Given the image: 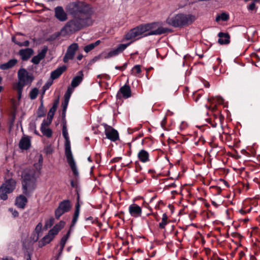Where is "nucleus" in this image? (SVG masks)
I'll use <instances>...</instances> for the list:
<instances>
[{
    "instance_id": "50",
    "label": "nucleus",
    "mask_w": 260,
    "mask_h": 260,
    "mask_svg": "<svg viewBox=\"0 0 260 260\" xmlns=\"http://www.w3.org/2000/svg\"><path fill=\"white\" fill-rule=\"evenodd\" d=\"M78 211V212L79 213L80 212V205L79 204V203H77L76 205V210H75V211Z\"/></svg>"
},
{
    "instance_id": "2",
    "label": "nucleus",
    "mask_w": 260,
    "mask_h": 260,
    "mask_svg": "<svg viewBox=\"0 0 260 260\" xmlns=\"http://www.w3.org/2000/svg\"><path fill=\"white\" fill-rule=\"evenodd\" d=\"M161 25L160 22H153L139 25L127 32L124 37V40L135 42L147 36L165 34L167 29L161 26Z\"/></svg>"
},
{
    "instance_id": "38",
    "label": "nucleus",
    "mask_w": 260,
    "mask_h": 260,
    "mask_svg": "<svg viewBox=\"0 0 260 260\" xmlns=\"http://www.w3.org/2000/svg\"><path fill=\"white\" fill-rule=\"evenodd\" d=\"M214 99H216V100L217 101V102L219 104H221L223 101V100L222 99V98L219 97V96H216L215 98L213 97L210 98L208 99V101L210 102H213V100H214Z\"/></svg>"
},
{
    "instance_id": "44",
    "label": "nucleus",
    "mask_w": 260,
    "mask_h": 260,
    "mask_svg": "<svg viewBox=\"0 0 260 260\" xmlns=\"http://www.w3.org/2000/svg\"><path fill=\"white\" fill-rule=\"evenodd\" d=\"M42 228V224L41 222H39L35 228L36 233L39 235V233L41 232Z\"/></svg>"
},
{
    "instance_id": "51",
    "label": "nucleus",
    "mask_w": 260,
    "mask_h": 260,
    "mask_svg": "<svg viewBox=\"0 0 260 260\" xmlns=\"http://www.w3.org/2000/svg\"><path fill=\"white\" fill-rule=\"evenodd\" d=\"M83 58V55L82 54H79L77 56V58L79 60H81Z\"/></svg>"
},
{
    "instance_id": "57",
    "label": "nucleus",
    "mask_w": 260,
    "mask_h": 260,
    "mask_svg": "<svg viewBox=\"0 0 260 260\" xmlns=\"http://www.w3.org/2000/svg\"><path fill=\"white\" fill-rule=\"evenodd\" d=\"M71 185L74 187V181H72L71 182Z\"/></svg>"
},
{
    "instance_id": "15",
    "label": "nucleus",
    "mask_w": 260,
    "mask_h": 260,
    "mask_svg": "<svg viewBox=\"0 0 260 260\" xmlns=\"http://www.w3.org/2000/svg\"><path fill=\"white\" fill-rule=\"evenodd\" d=\"M30 139L28 136L23 137L19 144V148L22 150H27L30 147Z\"/></svg>"
},
{
    "instance_id": "47",
    "label": "nucleus",
    "mask_w": 260,
    "mask_h": 260,
    "mask_svg": "<svg viewBox=\"0 0 260 260\" xmlns=\"http://www.w3.org/2000/svg\"><path fill=\"white\" fill-rule=\"evenodd\" d=\"M167 123V118L166 117H164L162 120L161 121V126L162 128H165L166 126V124Z\"/></svg>"
},
{
    "instance_id": "10",
    "label": "nucleus",
    "mask_w": 260,
    "mask_h": 260,
    "mask_svg": "<svg viewBox=\"0 0 260 260\" xmlns=\"http://www.w3.org/2000/svg\"><path fill=\"white\" fill-rule=\"evenodd\" d=\"M105 134L107 138L112 141L115 142L119 139L118 132L112 127L107 124L104 125Z\"/></svg>"
},
{
    "instance_id": "34",
    "label": "nucleus",
    "mask_w": 260,
    "mask_h": 260,
    "mask_svg": "<svg viewBox=\"0 0 260 260\" xmlns=\"http://www.w3.org/2000/svg\"><path fill=\"white\" fill-rule=\"evenodd\" d=\"M118 53L117 51H116L115 49L110 51L108 53L106 54V55L104 56L105 58H109L111 57H112L113 56H115L118 55Z\"/></svg>"
},
{
    "instance_id": "19",
    "label": "nucleus",
    "mask_w": 260,
    "mask_h": 260,
    "mask_svg": "<svg viewBox=\"0 0 260 260\" xmlns=\"http://www.w3.org/2000/svg\"><path fill=\"white\" fill-rule=\"evenodd\" d=\"M138 158L139 160L143 163L148 162L150 160L149 154L146 150L142 149L138 153Z\"/></svg>"
},
{
    "instance_id": "6",
    "label": "nucleus",
    "mask_w": 260,
    "mask_h": 260,
    "mask_svg": "<svg viewBox=\"0 0 260 260\" xmlns=\"http://www.w3.org/2000/svg\"><path fill=\"white\" fill-rule=\"evenodd\" d=\"M18 75L19 81L14 85V88L17 91L18 99L19 100L21 98L24 86L30 84L33 80V77L23 69L19 70Z\"/></svg>"
},
{
    "instance_id": "18",
    "label": "nucleus",
    "mask_w": 260,
    "mask_h": 260,
    "mask_svg": "<svg viewBox=\"0 0 260 260\" xmlns=\"http://www.w3.org/2000/svg\"><path fill=\"white\" fill-rule=\"evenodd\" d=\"M34 51L31 48H26L24 49H21L19 51V54L21 56L22 60H27L31 55L33 54Z\"/></svg>"
},
{
    "instance_id": "45",
    "label": "nucleus",
    "mask_w": 260,
    "mask_h": 260,
    "mask_svg": "<svg viewBox=\"0 0 260 260\" xmlns=\"http://www.w3.org/2000/svg\"><path fill=\"white\" fill-rule=\"evenodd\" d=\"M222 118H223L221 116H220L219 117H218L217 116H215V119L216 121L214 123H213V124H212V126L214 127H216V125H217V122H221Z\"/></svg>"
},
{
    "instance_id": "54",
    "label": "nucleus",
    "mask_w": 260,
    "mask_h": 260,
    "mask_svg": "<svg viewBox=\"0 0 260 260\" xmlns=\"http://www.w3.org/2000/svg\"><path fill=\"white\" fill-rule=\"evenodd\" d=\"M176 185L174 183H172L171 184L169 185L168 186H166V188H167L169 187H175Z\"/></svg>"
},
{
    "instance_id": "21",
    "label": "nucleus",
    "mask_w": 260,
    "mask_h": 260,
    "mask_svg": "<svg viewBox=\"0 0 260 260\" xmlns=\"http://www.w3.org/2000/svg\"><path fill=\"white\" fill-rule=\"evenodd\" d=\"M67 69L66 66L58 68L55 70L51 72V78L52 79L54 80L58 78Z\"/></svg>"
},
{
    "instance_id": "13",
    "label": "nucleus",
    "mask_w": 260,
    "mask_h": 260,
    "mask_svg": "<svg viewBox=\"0 0 260 260\" xmlns=\"http://www.w3.org/2000/svg\"><path fill=\"white\" fill-rule=\"evenodd\" d=\"M48 47L46 46H44L40 52L39 53L34 56L31 59V61L34 64H38L40 61L43 59L46 56V54L48 51Z\"/></svg>"
},
{
    "instance_id": "52",
    "label": "nucleus",
    "mask_w": 260,
    "mask_h": 260,
    "mask_svg": "<svg viewBox=\"0 0 260 260\" xmlns=\"http://www.w3.org/2000/svg\"><path fill=\"white\" fill-rule=\"evenodd\" d=\"M115 68L117 69H119V70H120L121 71H123V70H125V67H123L121 66V67H116Z\"/></svg>"
},
{
    "instance_id": "36",
    "label": "nucleus",
    "mask_w": 260,
    "mask_h": 260,
    "mask_svg": "<svg viewBox=\"0 0 260 260\" xmlns=\"http://www.w3.org/2000/svg\"><path fill=\"white\" fill-rule=\"evenodd\" d=\"M74 88H73L72 86L68 87L67 91L64 95L65 98L70 99L71 94L74 91Z\"/></svg>"
},
{
    "instance_id": "14",
    "label": "nucleus",
    "mask_w": 260,
    "mask_h": 260,
    "mask_svg": "<svg viewBox=\"0 0 260 260\" xmlns=\"http://www.w3.org/2000/svg\"><path fill=\"white\" fill-rule=\"evenodd\" d=\"M51 123H48V122H46L45 120H44L41 124L40 130L43 135L47 138H50L52 135V130L49 128V125Z\"/></svg>"
},
{
    "instance_id": "7",
    "label": "nucleus",
    "mask_w": 260,
    "mask_h": 260,
    "mask_svg": "<svg viewBox=\"0 0 260 260\" xmlns=\"http://www.w3.org/2000/svg\"><path fill=\"white\" fill-rule=\"evenodd\" d=\"M16 182L13 179L6 180L0 187V198L5 201L8 199V193H10L15 189Z\"/></svg>"
},
{
    "instance_id": "22",
    "label": "nucleus",
    "mask_w": 260,
    "mask_h": 260,
    "mask_svg": "<svg viewBox=\"0 0 260 260\" xmlns=\"http://www.w3.org/2000/svg\"><path fill=\"white\" fill-rule=\"evenodd\" d=\"M218 43L220 44H228L230 43V36L228 34L219 32Z\"/></svg>"
},
{
    "instance_id": "20",
    "label": "nucleus",
    "mask_w": 260,
    "mask_h": 260,
    "mask_svg": "<svg viewBox=\"0 0 260 260\" xmlns=\"http://www.w3.org/2000/svg\"><path fill=\"white\" fill-rule=\"evenodd\" d=\"M83 79V73L82 71H79L77 76H76L71 82V86L75 88L78 86L82 82Z\"/></svg>"
},
{
    "instance_id": "32",
    "label": "nucleus",
    "mask_w": 260,
    "mask_h": 260,
    "mask_svg": "<svg viewBox=\"0 0 260 260\" xmlns=\"http://www.w3.org/2000/svg\"><path fill=\"white\" fill-rule=\"evenodd\" d=\"M69 236H70V231H69L68 232V233L67 234V235L66 236H63L61 238V239L60 240V245L61 249H63V247H64V245L67 242V240L68 239Z\"/></svg>"
},
{
    "instance_id": "60",
    "label": "nucleus",
    "mask_w": 260,
    "mask_h": 260,
    "mask_svg": "<svg viewBox=\"0 0 260 260\" xmlns=\"http://www.w3.org/2000/svg\"><path fill=\"white\" fill-rule=\"evenodd\" d=\"M3 89V87L2 86H0V92L2 91Z\"/></svg>"
},
{
    "instance_id": "17",
    "label": "nucleus",
    "mask_w": 260,
    "mask_h": 260,
    "mask_svg": "<svg viewBox=\"0 0 260 260\" xmlns=\"http://www.w3.org/2000/svg\"><path fill=\"white\" fill-rule=\"evenodd\" d=\"M65 222L63 221H60L58 223L56 224L51 229L49 230V232L54 237L57 235L59 232L64 228L65 225Z\"/></svg>"
},
{
    "instance_id": "16",
    "label": "nucleus",
    "mask_w": 260,
    "mask_h": 260,
    "mask_svg": "<svg viewBox=\"0 0 260 260\" xmlns=\"http://www.w3.org/2000/svg\"><path fill=\"white\" fill-rule=\"evenodd\" d=\"M27 203V199L24 195L21 194L15 200V204L19 208L24 209Z\"/></svg>"
},
{
    "instance_id": "43",
    "label": "nucleus",
    "mask_w": 260,
    "mask_h": 260,
    "mask_svg": "<svg viewBox=\"0 0 260 260\" xmlns=\"http://www.w3.org/2000/svg\"><path fill=\"white\" fill-rule=\"evenodd\" d=\"M221 59L220 58H217L216 59V62L215 64V65L213 67V70L215 72L217 69L218 66L221 63Z\"/></svg>"
},
{
    "instance_id": "1",
    "label": "nucleus",
    "mask_w": 260,
    "mask_h": 260,
    "mask_svg": "<svg viewBox=\"0 0 260 260\" xmlns=\"http://www.w3.org/2000/svg\"><path fill=\"white\" fill-rule=\"evenodd\" d=\"M69 12L74 18L68 21L64 27L68 32L78 31L84 27L92 23L91 16L92 11L88 5L82 2L73 3L70 4Z\"/></svg>"
},
{
    "instance_id": "46",
    "label": "nucleus",
    "mask_w": 260,
    "mask_h": 260,
    "mask_svg": "<svg viewBox=\"0 0 260 260\" xmlns=\"http://www.w3.org/2000/svg\"><path fill=\"white\" fill-rule=\"evenodd\" d=\"M255 8V4L254 2L251 3L248 7L247 9L248 10L252 11Z\"/></svg>"
},
{
    "instance_id": "9",
    "label": "nucleus",
    "mask_w": 260,
    "mask_h": 260,
    "mask_svg": "<svg viewBox=\"0 0 260 260\" xmlns=\"http://www.w3.org/2000/svg\"><path fill=\"white\" fill-rule=\"evenodd\" d=\"M78 49L79 46L77 43H74L70 45L67 48V52L63 57V62L67 63L70 60L73 59L75 54Z\"/></svg>"
},
{
    "instance_id": "55",
    "label": "nucleus",
    "mask_w": 260,
    "mask_h": 260,
    "mask_svg": "<svg viewBox=\"0 0 260 260\" xmlns=\"http://www.w3.org/2000/svg\"><path fill=\"white\" fill-rule=\"evenodd\" d=\"M3 260H14V259L11 257H6L3 258Z\"/></svg>"
},
{
    "instance_id": "4",
    "label": "nucleus",
    "mask_w": 260,
    "mask_h": 260,
    "mask_svg": "<svg viewBox=\"0 0 260 260\" xmlns=\"http://www.w3.org/2000/svg\"><path fill=\"white\" fill-rule=\"evenodd\" d=\"M194 15L189 13L170 14L167 18L166 23L175 27H183L192 23L196 20Z\"/></svg>"
},
{
    "instance_id": "40",
    "label": "nucleus",
    "mask_w": 260,
    "mask_h": 260,
    "mask_svg": "<svg viewBox=\"0 0 260 260\" xmlns=\"http://www.w3.org/2000/svg\"><path fill=\"white\" fill-rule=\"evenodd\" d=\"M54 113L52 112H50L49 111L47 115V120H45L46 122H48V123H51L52 120L53 119Z\"/></svg>"
},
{
    "instance_id": "49",
    "label": "nucleus",
    "mask_w": 260,
    "mask_h": 260,
    "mask_svg": "<svg viewBox=\"0 0 260 260\" xmlns=\"http://www.w3.org/2000/svg\"><path fill=\"white\" fill-rule=\"evenodd\" d=\"M11 211L14 217H16L18 216L19 213L18 212V211H17L16 210H13V209L11 210Z\"/></svg>"
},
{
    "instance_id": "63",
    "label": "nucleus",
    "mask_w": 260,
    "mask_h": 260,
    "mask_svg": "<svg viewBox=\"0 0 260 260\" xmlns=\"http://www.w3.org/2000/svg\"><path fill=\"white\" fill-rule=\"evenodd\" d=\"M244 220H245V221H247L248 220V219H245Z\"/></svg>"
},
{
    "instance_id": "28",
    "label": "nucleus",
    "mask_w": 260,
    "mask_h": 260,
    "mask_svg": "<svg viewBox=\"0 0 260 260\" xmlns=\"http://www.w3.org/2000/svg\"><path fill=\"white\" fill-rule=\"evenodd\" d=\"M54 238V236L52 235L49 232L47 235H46L42 239V242L44 244H48L50 243Z\"/></svg>"
},
{
    "instance_id": "30",
    "label": "nucleus",
    "mask_w": 260,
    "mask_h": 260,
    "mask_svg": "<svg viewBox=\"0 0 260 260\" xmlns=\"http://www.w3.org/2000/svg\"><path fill=\"white\" fill-rule=\"evenodd\" d=\"M229 19V15L226 13H222L220 15H218L216 17V21H219L220 20L222 21H226Z\"/></svg>"
},
{
    "instance_id": "12",
    "label": "nucleus",
    "mask_w": 260,
    "mask_h": 260,
    "mask_svg": "<svg viewBox=\"0 0 260 260\" xmlns=\"http://www.w3.org/2000/svg\"><path fill=\"white\" fill-rule=\"evenodd\" d=\"M55 17L60 21H65L68 19L67 13L62 7H56L54 9Z\"/></svg>"
},
{
    "instance_id": "56",
    "label": "nucleus",
    "mask_w": 260,
    "mask_h": 260,
    "mask_svg": "<svg viewBox=\"0 0 260 260\" xmlns=\"http://www.w3.org/2000/svg\"><path fill=\"white\" fill-rule=\"evenodd\" d=\"M194 98V101L196 102H197L198 100H199V95H198V97L197 98Z\"/></svg>"
},
{
    "instance_id": "62",
    "label": "nucleus",
    "mask_w": 260,
    "mask_h": 260,
    "mask_svg": "<svg viewBox=\"0 0 260 260\" xmlns=\"http://www.w3.org/2000/svg\"><path fill=\"white\" fill-rule=\"evenodd\" d=\"M154 198H155V197H153V198H152L151 199L150 202H151L152 200H153Z\"/></svg>"
},
{
    "instance_id": "23",
    "label": "nucleus",
    "mask_w": 260,
    "mask_h": 260,
    "mask_svg": "<svg viewBox=\"0 0 260 260\" xmlns=\"http://www.w3.org/2000/svg\"><path fill=\"white\" fill-rule=\"evenodd\" d=\"M119 92L124 98H128L131 96V88L128 85H124L121 87Z\"/></svg>"
},
{
    "instance_id": "58",
    "label": "nucleus",
    "mask_w": 260,
    "mask_h": 260,
    "mask_svg": "<svg viewBox=\"0 0 260 260\" xmlns=\"http://www.w3.org/2000/svg\"><path fill=\"white\" fill-rule=\"evenodd\" d=\"M171 192H172V193H173V194L177 193V191L175 190H172V191H171Z\"/></svg>"
},
{
    "instance_id": "26",
    "label": "nucleus",
    "mask_w": 260,
    "mask_h": 260,
    "mask_svg": "<svg viewBox=\"0 0 260 260\" xmlns=\"http://www.w3.org/2000/svg\"><path fill=\"white\" fill-rule=\"evenodd\" d=\"M130 42L126 44H121L119 45L116 48H115L116 51H117L118 54L122 52L131 43L134 42H132L131 40H129Z\"/></svg>"
},
{
    "instance_id": "25",
    "label": "nucleus",
    "mask_w": 260,
    "mask_h": 260,
    "mask_svg": "<svg viewBox=\"0 0 260 260\" xmlns=\"http://www.w3.org/2000/svg\"><path fill=\"white\" fill-rule=\"evenodd\" d=\"M101 43V41L100 40L96 41L95 42L93 43L90 44L88 45H86L84 48V50L86 53H88L90 51L92 50L93 49H94L96 46L99 45Z\"/></svg>"
},
{
    "instance_id": "3",
    "label": "nucleus",
    "mask_w": 260,
    "mask_h": 260,
    "mask_svg": "<svg viewBox=\"0 0 260 260\" xmlns=\"http://www.w3.org/2000/svg\"><path fill=\"white\" fill-rule=\"evenodd\" d=\"M42 158L39 159L38 163L35 164L31 168L23 170L21 175V183L23 193L29 196L37 187V179L40 174L42 168Z\"/></svg>"
},
{
    "instance_id": "59",
    "label": "nucleus",
    "mask_w": 260,
    "mask_h": 260,
    "mask_svg": "<svg viewBox=\"0 0 260 260\" xmlns=\"http://www.w3.org/2000/svg\"><path fill=\"white\" fill-rule=\"evenodd\" d=\"M126 66H127V64L125 63L123 66H122V67H125V68H126Z\"/></svg>"
},
{
    "instance_id": "29",
    "label": "nucleus",
    "mask_w": 260,
    "mask_h": 260,
    "mask_svg": "<svg viewBox=\"0 0 260 260\" xmlns=\"http://www.w3.org/2000/svg\"><path fill=\"white\" fill-rule=\"evenodd\" d=\"M132 74L136 76H138L141 72V68L140 65L135 66L131 70Z\"/></svg>"
},
{
    "instance_id": "35",
    "label": "nucleus",
    "mask_w": 260,
    "mask_h": 260,
    "mask_svg": "<svg viewBox=\"0 0 260 260\" xmlns=\"http://www.w3.org/2000/svg\"><path fill=\"white\" fill-rule=\"evenodd\" d=\"M54 223V219L53 217L50 218L48 220H47L45 224V228L47 229L49 228H50Z\"/></svg>"
},
{
    "instance_id": "5",
    "label": "nucleus",
    "mask_w": 260,
    "mask_h": 260,
    "mask_svg": "<svg viewBox=\"0 0 260 260\" xmlns=\"http://www.w3.org/2000/svg\"><path fill=\"white\" fill-rule=\"evenodd\" d=\"M62 135L66 140L64 144V149L65 155L67 158V162L70 166L73 173V174L75 176H78L79 175V172L78 171L76 164L72 153L70 141L66 124H64L62 127Z\"/></svg>"
},
{
    "instance_id": "27",
    "label": "nucleus",
    "mask_w": 260,
    "mask_h": 260,
    "mask_svg": "<svg viewBox=\"0 0 260 260\" xmlns=\"http://www.w3.org/2000/svg\"><path fill=\"white\" fill-rule=\"evenodd\" d=\"M168 216L166 213L162 214V219L161 222L159 223V228L161 229H164L166 225L168 224Z\"/></svg>"
},
{
    "instance_id": "11",
    "label": "nucleus",
    "mask_w": 260,
    "mask_h": 260,
    "mask_svg": "<svg viewBox=\"0 0 260 260\" xmlns=\"http://www.w3.org/2000/svg\"><path fill=\"white\" fill-rule=\"evenodd\" d=\"M128 212L131 216L138 218L141 216L142 209L138 205L133 203L129 206Z\"/></svg>"
},
{
    "instance_id": "31",
    "label": "nucleus",
    "mask_w": 260,
    "mask_h": 260,
    "mask_svg": "<svg viewBox=\"0 0 260 260\" xmlns=\"http://www.w3.org/2000/svg\"><path fill=\"white\" fill-rule=\"evenodd\" d=\"M12 41L15 44L18 45L20 46H28L29 44L28 41H25L24 42L21 43L17 40V38L15 37H12Z\"/></svg>"
},
{
    "instance_id": "41",
    "label": "nucleus",
    "mask_w": 260,
    "mask_h": 260,
    "mask_svg": "<svg viewBox=\"0 0 260 260\" xmlns=\"http://www.w3.org/2000/svg\"><path fill=\"white\" fill-rule=\"evenodd\" d=\"M58 104V101L57 100L53 103V105L52 107L51 108V109L49 110V111L52 112L53 113H54L55 114V113L56 111L57 108Z\"/></svg>"
},
{
    "instance_id": "42",
    "label": "nucleus",
    "mask_w": 260,
    "mask_h": 260,
    "mask_svg": "<svg viewBox=\"0 0 260 260\" xmlns=\"http://www.w3.org/2000/svg\"><path fill=\"white\" fill-rule=\"evenodd\" d=\"M79 215V213L78 212V211H75V213L74 214V217H73V218L72 220V226H73L76 223V222L78 220Z\"/></svg>"
},
{
    "instance_id": "48",
    "label": "nucleus",
    "mask_w": 260,
    "mask_h": 260,
    "mask_svg": "<svg viewBox=\"0 0 260 260\" xmlns=\"http://www.w3.org/2000/svg\"><path fill=\"white\" fill-rule=\"evenodd\" d=\"M251 209V208H250V209H248L247 210H245L244 209H241L239 210V212L242 214V215H243L245 213H247V212H249L250 211Z\"/></svg>"
},
{
    "instance_id": "33",
    "label": "nucleus",
    "mask_w": 260,
    "mask_h": 260,
    "mask_svg": "<svg viewBox=\"0 0 260 260\" xmlns=\"http://www.w3.org/2000/svg\"><path fill=\"white\" fill-rule=\"evenodd\" d=\"M38 92L39 90L37 88H33L29 93L30 98L32 100L35 99L38 94Z\"/></svg>"
},
{
    "instance_id": "64",
    "label": "nucleus",
    "mask_w": 260,
    "mask_h": 260,
    "mask_svg": "<svg viewBox=\"0 0 260 260\" xmlns=\"http://www.w3.org/2000/svg\"><path fill=\"white\" fill-rule=\"evenodd\" d=\"M258 219V220H260V215L259 216Z\"/></svg>"
},
{
    "instance_id": "37",
    "label": "nucleus",
    "mask_w": 260,
    "mask_h": 260,
    "mask_svg": "<svg viewBox=\"0 0 260 260\" xmlns=\"http://www.w3.org/2000/svg\"><path fill=\"white\" fill-rule=\"evenodd\" d=\"M69 100L70 99H67V98H64V102L62 104L63 114H65L66 111L67 110V107H68V104L69 102Z\"/></svg>"
},
{
    "instance_id": "61",
    "label": "nucleus",
    "mask_w": 260,
    "mask_h": 260,
    "mask_svg": "<svg viewBox=\"0 0 260 260\" xmlns=\"http://www.w3.org/2000/svg\"><path fill=\"white\" fill-rule=\"evenodd\" d=\"M88 160L89 161H91V159H90V157H88Z\"/></svg>"
},
{
    "instance_id": "24",
    "label": "nucleus",
    "mask_w": 260,
    "mask_h": 260,
    "mask_svg": "<svg viewBox=\"0 0 260 260\" xmlns=\"http://www.w3.org/2000/svg\"><path fill=\"white\" fill-rule=\"evenodd\" d=\"M17 62V60L11 59L6 63H4L1 65L0 68L2 70H7L12 67H13Z\"/></svg>"
},
{
    "instance_id": "53",
    "label": "nucleus",
    "mask_w": 260,
    "mask_h": 260,
    "mask_svg": "<svg viewBox=\"0 0 260 260\" xmlns=\"http://www.w3.org/2000/svg\"><path fill=\"white\" fill-rule=\"evenodd\" d=\"M147 140H149L148 138H145L144 139H143L142 141V144L144 145Z\"/></svg>"
},
{
    "instance_id": "8",
    "label": "nucleus",
    "mask_w": 260,
    "mask_h": 260,
    "mask_svg": "<svg viewBox=\"0 0 260 260\" xmlns=\"http://www.w3.org/2000/svg\"><path fill=\"white\" fill-rule=\"evenodd\" d=\"M71 205L69 200H64L60 202L58 207L55 211V216L56 219L59 217L64 213L70 211Z\"/></svg>"
},
{
    "instance_id": "39",
    "label": "nucleus",
    "mask_w": 260,
    "mask_h": 260,
    "mask_svg": "<svg viewBox=\"0 0 260 260\" xmlns=\"http://www.w3.org/2000/svg\"><path fill=\"white\" fill-rule=\"evenodd\" d=\"M205 142V140L204 138L202 136H201L199 138H198V140L196 141L195 144L197 146L202 145L203 144H204Z\"/></svg>"
}]
</instances>
